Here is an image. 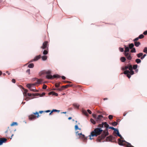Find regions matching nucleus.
Wrapping results in <instances>:
<instances>
[{
    "mask_svg": "<svg viewBox=\"0 0 147 147\" xmlns=\"http://www.w3.org/2000/svg\"><path fill=\"white\" fill-rule=\"evenodd\" d=\"M124 55L127 59L129 60H130L131 59L132 57L131 56L130 54L128 53H124Z\"/></svg>",
    "mask_w": 147,
    "mask_h": 147,
    "instance_id": "11",
    "label": "nucleus"
},
{
    "mask_svg": "<svg viewBox=\"0 0 147 147\" xmlns=\"http://www.w3.org/2000/svg\"><path fill=\"white\" fill-rule=\"evenodd\" d=\"M74 106L76 108H78L79 107V105L77 104H73Z\"/></svg>",
    "mask_w": 147,
    "mask_h": 147,
    "instance_id": "39",
    "label": "nucleus"
},
{
    "mask_svg": "<svg viewBox=\"0 0 147 147\" xmlns=\"http://www.w3.org/2000/svg\"><path fill=\"white\" fill-rule=\"evenodd\" d=\"M6 73L7 74H8V75H10V73H9V71H7L6 72Z\"/></svg>",
    "mask_w": 147,
    "mask_h": 147,
    "instance_id": "64",
    "label": "nucleus"
},
{
    "mask_svg": "<svg viewBox=\"0 0 147 147\" xmlns=\"http://www.w3.org/2000/svg\"><path fill=\"white\" fill-rule=\"evenodd\" d=\"M31 98L30 97H27L26 98H25V100L26 101H28Z\"/></svg>",
    "mask_w": 147,
    "mask_h": 147,
    "instance_id": "54",
    "label": "nucleus"
},
{
    "mask_svg": "<svg viewBox=\"0 0 147 147\" xmlns=\"http://www.w3.org/2000/svg\"><path fill=\"white\" fill-rule=\"evenodd\" d=\"M39 116L38 113L36 112L34 113V114H32L29 116V119L30 120L34 119H36V117L38 118Z\"/></svg>",
    "mask_w": 147,
    "mask_h": 147,
    "instance_id": "6",
    "label": "nucleus"
},
{
    "mask_svg": "<svg viewBox=\"0 0 147 147\" xmlns=\"http://www.w3.org/2000/svg\"><path fill=\"white\" fill-rule=\"evenodd\" d=\"M61 78H62V79L63 80H65L66 78L65 77L63 76H62L61 77Z\"/></svg>",
    "mask_w": 147,
    "mask_h": 147,
    "instance_id": "62",
    "label": "nucleus"
},
{
    "mask_svg": "<svg viewBox=\"0 0 147 147\" xmlns=\"http://www.w3.org/2000/svg\"><path fill=\"white\" fill-rule=\"evenodd\" d=\"M127 114V113H126V112H124L123 114V116H125V115Z\"/></svg>",
    "mask_w": 147,
    "mask_h": 147,
    "instance_id": "63",
    "label": "nucleus"
},
{
    "mask_svg": "<svg viewBox=\"0 0 147 147\" xmlns=\"http://www.w3.org/2000/svg\"><path fill=\"white\" fill-rule=\"evenodd\" d=\"M7 140V139L5 138H0V145H1L3 143L6 142Z\"/></svg>",
    "mask_w": 147,
    "mask_h": 147,
    "instance_id": "12",
    "label": "nucleus"
},
{
    "mask_svg": "<svg viewBox=\"0 0 147 147\" xmlns=\"http://www.w3.org/2000/svg\"><path fill=\"white\" fill-rule=\"evenodd\" d=\"M131 53H135L136 52V49L135 48H133L130 51Z\"/></svg>",
    "mask_w": 147,
    "mask_h": 147,
    "instance_id": "36",
    "label": "nucleus"
},
{
    "mask_svg": "<svg viewBox=\"0 0 147 147\" xmlns=\"http://www.w3.org/2000/svg\"><path fill=\"white\" fill-rule=\"evenodd\" d=\"M109 129H111L113 130H114V131H116V130H117V129L113 127H110L109 128Z\"/></svg>",
    "mask_w": 147,
    "mask_h": 147,
    "instance_id": "47",
    "label": "nucleus"
},
{
    "mask_svg": "<svg viewBox=\"0 0 147 147\" xmlns=\"http://www.w3.org/2000/svg\"><path fill=\"white\" fill-rule=\"evenodd\" d=\"M127 76L128 78H129L131 77V76L130 74H127Z\"/></svg>",
    "mask_w": 147,
    "mask_h": 147,
    "instance_id": "61",
    "label": "nucleus"
},
{
    "mask_svg": "<svg viewBox=\"0 0 147 147\" xmlns=\"http://www.w3.org/2000/svg\"><path fill=\"white\" fill-rule=\"evenodd\" d=\"M12 82L13 83H15L16 82V80L14 79H13L12 80Z\"/></svg>",
    "mask_w": 147,
    "mask_h": 147,
    "instance_id": "59",
    "label": "nucleus"
},
{
    "mask_svg": "<svg viewBox=\"0 0 147 147\" xmlns=\"http://www.w3.org/2000/svg\"><path fill=\"white\" fill-rule=\"evenodd\" d=\"M144 35H147V30L144 31L143 33Z\"/></svg>",
    "mask_w": 147,
    "mask_h": 147,
    "instance_id": "57",
    "label": "nucleus"
},
{
    "mask_svg": "<svg viewBox=\"0 0 147 147\" xmlns=\"http://www.w3.org/2000/svg\"><path fill=\"white\" fill-rule=\"evenodd\" d=\"M27 95L28 96H30L32 98H33L35 96H38L39 95V94L38 93L32 94L31 93H28Z\"/></svg>",
    "mask_w": 147,
    "mask_h": 147,
    "instance_id": "13",
    "label": "nucleus"
},
{
    "mask_svg": "<svg viewBox=\"0 0 147 147\" xmlns=\"http://www.w3.org/2000/svg\"><path fill=\"white\" fill-rule=\"evenodd\" d=\"M117 131V133H116V134H117V136L119 137H120L121 136V135L119 134V131L118 129L116 130V131Z\"/></svg>",
    "mask_w": 147,
    "mask_h": 147,
    "instance_id": "34",
    "label": "nucleus"
},
{
    "mask_svg": "<svg viewBox=\"0 0 147 147\" xmlns=\"http://www.w3.org/2000/svg\"><path fill=\"white\" fill-rule=\"evenodd\" d=\"M112 125L113 126H116L117 124V123L116 122H114L112 123Z\"/></svg>",
    "mask_w": 147,
    "mask_h": 147,
    "instance_id": "41",
    "label": "nucleus"
},
{
    "mask_svg": "<svg viewBox=\"0 0 147 147\" xmlns=\"http://www.w3.org/2000/svg\"><path fill=\"white\" fill-rule=\"evenodd\" d=\"M128 68V65L127 66H125L124 68L123 69L124 70H127V69Z\"/></svg>",
    "mask_w": 147,
    "mask_h": 147,
    "instance_id": "53",
    "label": "nucleus"
},
{
    "mask_svg": "<svg viewBox=\"0 0 147 147\" xmlns=\"http://www.w3.org/2000/svg\"><path fill=\"white\" fill-rule=\"evenodd\" d=\"M114 139L115 138L112 136H109L107 137L106 140L107 141L112 142V140H114Z\"/></svg>",
    "mask_w": 147,
    "mask_h": 147,
    "instance_id": "9",
    "label": "nucleus"
},
{
    "mask_svg": "<svg viewBox=\"0 0 147 147\" xmlns=\"http://www.w3.org/2000/svg\"><path fill=\"white\" fill-rule=\"evenodd\" d=\"M138 67V65H134L133 66V68L134 69H136Z\"/></svg>",
    "mask_w": 147,
    "mask_h": 147,
    "instance_id": "40",
    "label": "nucleus"
},
{
    "mask_svg": "<svg viewBox=\"0 0 147 147\" xmlns=\"http://www.w3.org/2000/svg\"><path fill=\"white\" fill-rule=\"evenodd\" d=\"M34 66V65L33 63H31L29 64L28 65V67L30 68H33Z\"/></svg>",
    "mask_w": 147,
    "mask_h": 147,
    "instance_id": "27",
    "label": "nucleus"
},
{
    "mask_svg": "<svg viewBox=\"0 0 147 147\" xmlns=\"http://www.w3.org/2000/svg\"><path fill=\"white\" fill-rule=\"evenodd\" d=\"M83 113L86 116H88V114L87 112V111L85 110H83L82 111Z\"/></svg>",
    "mask_w": 147,
    "mask_h": 147,
    "instance_id": "35",
    "label": "nucleus"
},
{
    "mask_svg": "<svg viewBox=\"0 0 147 147\" xmlns=\"http://www.w3.org/2000/svg\"><path fill=\"white\" fill-rule=\"evenodd\" d=\"M42 82V80L41 79H37V83L38 84H40Z\"/></svg>",
    "mask_w": 147,
    "mask_h": 147,
    "instance_id": "30",
    "label": "nucleus"
},
{
    "mask_svg": "<svg viewBox=\"0 0 147 147\" xmlns=\"http://www.w3.org/2000/svg\"><path fill=\"white\" fill-rule=\"evenodd\" d=\"M121 139H123V138L121 135L119 137ZM118 143L119 145L121 146H125L126 147H134L131 145L130 144L126 142L125 140H122L120 139H118Z\"/></svg>",
    "mask_w": 147,
    "mask_h": 147,
    "instance_id": "3",
    "label": "nucleus"
},
{
    "mask_svg": "<svg viewBox=\"0 0 147 147\" xmlns=\"http://www.w3.org/2000/svg\"><path fill=\"white\" fill-rule=\"evenodd\" d=\"M28 92V90L27 89H24V92H23V94L24 96L26 97L27 96V93Z\"/></svg>",
    "mask_w": 147,
    "mask_h": 147,
    "instance_id": "20",
    "label": "nucleus"
},
{
    "mask_svg": "<svg viewBox=\"0 0 147 147\" xmlns=\"http://www.w3.org/2000/svg\"><path fill=\"white\" fill-rule=\"evenodd\" d=\"M80 138L83 140L84 142H86L87 140V138L85 137L84 135L82 134L81 136H80Z\"/></svg>",
    "mask_w": 147,
    "mask_h": 147,
    "instance_id": "14",
    "label": "nucleus"
},
{
    "mask_svg": "<svg viewBox=\"0 0 147 147\" xmlns=\"http://www.w3.org/2000/svg\"><path fill=\"white\" fill-rule=\"evenodd\" d=\"M134 45L138 47L140 45V43L139 42H135Z\"/></svg>",
    "mask_w": 147,
    "mask_h": 147,
    "instance_id": "21",
    "label": "nucleus"
},
{
    "mask_svg": "<svg viewBox=\"0 0 147 147\" xmlns=\"http://www.w3.org/2000/svg\"><path fill=\"white\" fill-rule=\"evenodd\" d=\"M136 62L138 63H140L141 62V60L139 59H137L136 60Z\"/></svg>",
    "mask_w": 147,
    "mask_h": 147,
    "instance_id": "33",
    "label": "nucleus"
},
{
    "mask_svg": "<svg viewBox=\"0 0 147 147\" xmlns=\"http://www.w3.org/2000/svg\"><path fill=\"white\" fill-rule=\"evenodd\" d=\"M51 70H49L45 72V74H47L46 78L48 79H52L55 78H59L60 76L58 75L57 74L52 76L51 74Z\"/></svg>",
    "mask_w": 147,
    "mask_h": 147,
    "instance_id": "5",
    "label": "nucleus"
},
{
    "mask_svg": "<svg viewBox=\"0 0 147 147\" xmlns=\"http://www.w3.org/2000/svg\"><path fill=\"white\" fill-rule=\"evenodd\" d=\"M60 84V82L55 83V86L56 88H58L59 87Z\"/></svg>",
    "mask_w": 147,
    "mask_h": 147,
    "instance_id": "29",
    "label": "nucleus"
},
{
    "mask_svg": "<svg viewBox=\"0 0 147 147\" xmlns=\"http://www.w3.org/2000/svg\"><path fill=\"white\" fill-rule=\"evenodd\" d=\"M75 130H77L78 129H79V130H80L81 129H80V128H78V126L77 125H76L75 126Z\"/></svg>",
    "mask_w": 147,
    "mask_h": 147,
    "instance_id": "44",
    "label": "nucleus"
},
{
    "mask_svg": "<svg viewBox=\"0 0 147 147\" xmlns=\"http://www.w3.org/2000/svg\"><path fill=\"white\" fill-rule=\"evenodd\" d=\"M52 111H53V112H54V111H55V112H57V111H58L59 112V110H56V109H53Z\"/></svg>",
    "mask_w": 147,
    "mask_h": 147,
    "instance_id": "60",
    "label": "nucleus"
},
{
    "mask_svg": "<svg viewBox=\"0 0 147 147\" xmlns=\"http://www.w3.org/2000/svg\"><path fill=\"white\" fill-rule=\"evenodd\" d=\"M144 35L142 34H140V35L139 36H138V38L139 39H142V38H144Z\"/></svg>",
    "mask_w": 147,
    "mask_h": 147,
    "instance_id": "37",
    "label": "nucleus"
},
{
    "mask_svg": "<svg viewBox=\"0 0 147 147\" xmlns=\"http://www.w3.org/2000/svg\"><path fill=\"white\" fill-rule=\"evenodd\" d=\"M49 95L52 94L53 95H55L57 96L58 95L57 93H55L54 92L52 91L51 92L49 93Z\"/></svg>",
    "mask_w": 147,
    "mask_h": 147,
    "instance_id": "18",
    "label": "nucleus"
},
{
    "mask_svg": "<svg viewBox=\"0 0 147 147\" xmlns=\"http://www.w3.org/2000/svg\"><path fill=\"white\" fill-rule=\"evenodd\" d=\"M146 55V54H144L143 55L142 57H140V58L142 59H143L144 57H145Z\"/></svg>",
    "mask_w": 147,
    "mask_h": 147,
    "instance_id": "48",
    "label": "nucleus"
},
{
    "mask_svg": "<svg viewBox=\"0 0 147 147\" xmlns=\"http://www.w3.org/2000/svg\"><path fill=\"white\" fill-rule=\"evenodd\" d=\"M72 86V85L71 84H67L65 86H62V88H63V90H64L65 88H67L69 87H71Z\"/></svg>",
    "mask_w": 147,
    "mask_h": 147,
    "instance_id": "17",
    "label": "nucleus"
},
{
    "mask_svg": "<svg viewBox=\"0 0 147 147\" xmlns=\"http://www.w3.org/2000/svg\"><path fill=\"white\" fill-rule=\"evenodd\" d=\"M93 117L95 119H96V115L95 114H92Z\"/></svg>",
    "mask_w": 147,
    "mask_h": 147,
    "instance_id": "58",
    "label": "nucleus"
},
{
    "mask_svg": "<svg viewBox=\"0 0 147 147\" xmlns=\"http://www.w3.org/2000/svg\"><path fill=\"white\" fill-rule=\"evenodd\" d=\"M103 118V116L101 115H99L96 118V120L98 122H99L102 120V118Z\"/></svg>",
    "mask_w": 147,
    "mask_h": 147,
    "instance_id": "10",
    "label": "nucleus"
},
{
    "mask_svg": "<svg viewBox=\"0 0 147 147\" xmlns=\"http://www.w3.org/2000/svg\"><path fill=\"white\" fill-rule=\"evenodd\" d=\"M48 53V49H46V50H45L43 51L42 52V53L44 55H46Z\"/></svg>",
    "mask_w": 147,
    "mask_h": 147,
    "instance_id": "19",
    "label": "nucleus"
},
{
    "mask_svg": "<svg viewBox=\"0 0 147 147\" xmlns=\"http://www.w3.org/2000/svg\"><path fill=\"white\" fill-rule=\"evenodd\" d=\"M120 60L122 62H124L126 60L125 58L124 57H121L120 59Z\"/></svg>",
    "mask_w": 147,
    "mask_h": 147,
    "instance_id": "25",
    "label": "nucleus"
},
{
    "mask_svg": "<svg viewBox=\"0 0 147 147\" xmlns=\"http://www.w3.org/2000/svg\"><path fill=\"white\" fill-rule=\"evenodd\" d=\"M18 125V123L17 122H13L11 124V126H12L15 125Z\"/></svg>",
    "mask_w": 147,
    "mask_h": 147,
    "instance_id": "31",
    "label": "nucleus"
},
{
    "mask_svg": "<svg viewBox=\"0 0 147 147\" xmlns=\"http://www.w3.org/2000/svg\"><path fill=\"white\" fill-rule=\"evenodd\" d=\"M143 52L147 53V47H145L143 50Z\"/></svg>",
    "mask_w": 147,
    "mask_h": 147,
    "instance_id": "42",
    "label": "nucleus"
},
{
    "mask_svg": "<svg viewBox=\"0 0 147 147\" xmlns=\"http://www.w3.org/2000/svg\"><path fill=\"white\" fill-rule=\"evenodd\" d=\"M139 39L138 37H137L136 38H135L134 39V42H137V41H138Z\"/></svg>",
    "mask_w": 147,
    "mask_h": 147,
    "instance_id": "51",
    "label": "nucleus"
},
{
    "mask_svg": "<svg viewBox=\"0 0 147 147\" xmlns=\"http://www.w3.org/2000/svg\"><path fill=\"white\" fill-rule=\"evenodd\" d=\"M49 45L47 41H45L42 44L41 48L42 49H48Z\"/></svg>",
    "mask_w": 147,
    "mask_h": 147,
    "instance_id": "8",
    "label": "nucleus"
},
{
    "mask_svg": "<svg viewBox=\"0 0 147 147\" xmlns=\"http://www.w3.org/2000/svg\"><path fill=\"white\" fill-rule=\"evenodd\" d=\"M41 57L43 61L46 60L47 59V56L46 55H43Z\"/></svg>",
    "mask_w": 147,
    "mask_h": 147,
    "instance_id": "24",
    "label": "nucleus"
},
{
    "mask_svg": "<svg viewBox=\"0 0 147 147\" xmlns=\"http://www.w3.org/2000/svg\"><path fill=\"white\" fill-rule=\"evenodd\" d=\"M129 73L130 74L132 75L134 74V72L132 70H130V71H129Z\"/></svg>",
    "mask_w": 147,
    "mask_h": 147,
    "instance_id": "43",
    "label": "nucleus"
},
{
    "mask_svg": "<svg viewBox=\"0 0 147 147\" xmlns=\"http://www.w3.org/2000/svg\"><path fill=\"white\" fill-rule=\"evenodd\" d=\"M26 72L27 73H28L29 75H30V69H28L26 71Z\"/></svg>",
    "mask_w": 147,
    "mask_h": 147,
    "instance_id": "50",
    "label": "nucleus"
},
{
    "mask_svg": "<svg viewBox=\"0 0 147 147\" xmlns=\"http://www.w3.org/2000/svg\"><path fill=\"white\" fill-rule=\"evenodd\" d=\"M87 112H88V113L89 114H91V113H92V112H91V111H90V110H89V109H88V110H87Z\"/></svg>",
    "mask_w": 147,
    "mask_h": 147,
    "instance_id": "56",
    "label": "nucleus"
},
{
    "mask_svg": "<svg viewBox=\"0 0 147 147\" xmlns=\"http://www.w3.org/2000/svg\"><path fill=\"white\" fill-rule=\"evenodd\" d=\"M64 82L65 83H71V82L69 81H64Z\"/></svg>",
    "mask_w": 147,
    "mask_h": 147,
    "instance_id": "55",
    "label": "nucleus"
},
{
    "mask_svg": "<svg viewBox=\"0 0 147 147\" xmlns=\"http://www.w3.org/2000/svg\"><path fill=\"white\" fill-rule=\"evenodd\" d=\"M41 57V55H40L38 56H36L34 59V61H36L38 60Z\"/></svg>",
    "mask_w": 147,
    "mask_h": 147,
    "instance_id": "15",
    "label": "nucleus"
},
{
    "mask_svg": "<svg viewBox=\"0 0 147 147\" xmlns=\"http://www.w3.org/2000/svg\"><path fill=\"white\" fill-rule=\"evenodd\" d=\"M103 130L101 129L100 127L94 129V130L91 132L90 135L89 136L90 137V140H92L93 139L92 138V137L94 136H97L98 135H100Z\"/></svg>",
    "mask_w": 147,
    "mask_h": 147,
    "instance_id": "2",
    "label": "nucleus"
},
{
    "mask_svg": "<svg viewBox=\"0 0 147 147\" xmlns=\"http://www.w3.org/2000/svg\"><path fill=\"white\" fill-rule=\"evenodd\" d=\"M119 49L120 51L121 52H123L124 51V49L123 48L119 47Z\"/></svg>",
    "mask_w": 147,
    "mask_h": 147,
    "instance_id": "46",
    "label": "nucleus"
},
{
    "mask_svg": "<svg viewBox=\"0 0 147 147\" xmlns=\"http://www.w3.org/2000/svg\"><path fill=\"white\" fill-rule=\"evenodd\" d=\"M54 90L58 91H61L64 90L63 88H62V86L60 88H58L56 89H54Z\"/></svg>",
    "mask_w": 147,
    "mask_h": 147,
    "instance_id": "22",
    "label": "nucleus"
},
{
    "mask_svg": "<svg viewBox=\"0 0 147 147\" xmlns=\"http://www.w3.org/2000/svg\"><path fill=\"white\" fill-rule=\"evenodd\" d=\"M129 71L127 70H126L124 71V74H126L127 75V74H129Z\"/></svg>",
    "mask_w": 147,
    "mask_h": 147,
    "instance_id": "32",
    "label": "nucleus"
},
{
    "mask_svg": "<svg viewBox=\"0 0 147 147\" xmlns=\"http://www.w3.org/2000/svg\"><path fill=\"white\" fill-rule=\"evenodd\" d=\"M35 84H27L26 86L27 87L30 89V90L34 92H38V91L37 90H35L34 89H33L31 88L33 86H34Z\"/></svg>",
    "mask_w": 147,
    "mask_h": 147,
    "instance_id": "7",
    "label": "nucleus"
},
{
    "mask_svg": "<svg viewBox=\"0 0 147 147\" xmlns=\"http://www.w3.org/2000/svg\"><path fill=\"white\" fill-rule=\"evenodd\" d=\"M106 128V130L103 131V133L97 138L96 141L98 142H100L102 140L104 139L105 137L109 135V133L107 131V128H109V125L106 122H103L101 124H99L98 127L102 128L103 126Z\"/></svg>",
    "mask_w": 147,
    "mask_h": 147,
    "instance_id": "1",
    "label": "nucleus"
},
{
    "mask_svg": "<svg viewBox=\"0 0 147 147\" xmlns=\"http://www.w3.org/2000/svg\"><path fill=\"white\" fill-rule=\"evenodd\" d=\"M78 131H77L76 132V135H78L80 137V136H81V135L82 134V133H78Z\"/></svg>",
    "mask_w": 147,
    "mask_h": 147,
    "instance_id": "52",
    "label": "nucleus"
},
{
    "mask_svg": "<svg viewBox=\"0 0 147 147\" xmlns=\"http://www.w3.org/2000/svg\"><path fill=\"white\" fill-rule=\"evenodd\" d=\"M124 48H125V51L124 53H127V52L129 51V48L128 47H127L126 45H124Z\"/></svg>",
    "mask_w": 147,
    "mask_h": 147,
    "instance_id": "16",
    "label": "nucleus"
},
{
    "mask_svg": "<svg viewBox=\"0 0 147 147\" xmlns=\"http://www.w3.org/2000/svg\"><path fill=\"white\" fill-rule=\"evenodd\" d=\"M143 55L142 53H140L137 54V56L138 58H140Z\"/></svg>",
    "mask_w": 147,
    "mask_h": 147,
    "instance_id": "26",
    "label": "nucleus"
},
{
    "mask_svg": "<svg viewBox=\"0 0 147 147\" xmlns=\"http://www.w3.org/2000/svg\"><path fill=\"white\" fill-rule=\"evenodd\" d=\"M121 139H123V138L121 135L119 137ZM118 143L119 145L121 146H125L126 147H134L131 145L130 144L126 142L125 140H122L120 139H118Z\"/></svg>",
    "mask_w": 147,
    "mask_h": 147,
    "instance_id": "4",
    "label": "nucleus"
},
{
    "mask_svg": "<svg viewBox=\"0 0 147 147\" xmlns=\"http://www.w3.org/2000/svg\"><path fill=\"white\" fill-rule=\"evenodd\" d=\"M129 49H131L133 48V47L134 46V45L133 43H131L129 45Z\"/></svg>",
    "mask_w": 147,
    "mask_h": 147,
    "instance_id": "23",
    "label": "nucleus"
},
{
    "mask_svg": "<svg viewBox=\"0 0 147 147\" xmlns=\"http://www.w3.org/2000/svg\"><path fill=\"white\" fill-rule=\"evenodd\" d=\"M47 88V85H45V84H44L43 85V87H42V88L43 89H46Z\"/></svg>",
    "mask_w": 147,
    "mask_h": 147,
    "instance_id": "49",
    "label": "nucleus"
},
{
    "mask_svg": "<svg viewBox=\"0 0 147 147\" xmlns=\"http://www.w3.org/2000/svg\"><path fill=\"white\" fill-rule=\"evenodd\" d=\"M90 121L93 124H96V122L93 119H91Z\"/></svg>",
    "mask_w": 147,
    "mask_h": 147,
    "instance_id": "38",
    "label": "nucleus"
},
{
    "mask_svg": "<svg viewBox=\"0 0 147 147\" xmlns=\"http://www.w3.org/2000/svg\"><path fill=\"white\" fill-rule=\"evenodd\" d=\"M128 69L130 70H132L133 67H132V65H131L129 64L128 65Z\"/></svg>",
    "mask_w": 147,
    "mask_h": 147,
    "instance_id": "28",
    "label": "nucleus"
},
{
    "mask_svg": "<svg viewBox=\"0 0 147 147\" xmlns=\"http://www.w3.org/2000/svg\"><path fill=\"white\" fill-rule=\"evenodd\" d=\"M108 117L111 120L113 119V116L112 115H110Z\"/></svg>",
    "mask_w": 147,
    "mask_h": 147,
    "instance_id": "45",
    "label": "nucleus"
}]
</instances>
